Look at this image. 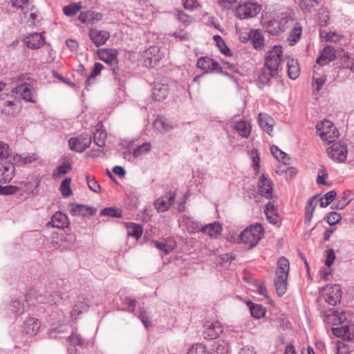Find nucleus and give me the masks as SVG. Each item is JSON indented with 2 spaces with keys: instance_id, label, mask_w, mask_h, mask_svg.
Masks as SVG:
<instances>
[{
  "instance_id": "nucleus-1",
  "label": "nucleus",
  "mask_w": 354,
  "mask_h": 354,
  "mask_svg": "<svg viewBox=\"0 0 354 354\" xmlns=\"http://www.w3.org/2000/svg\"><path fill=\"white\" fill-rule=\"evenodd\" d=\"M283 55L282 47L274 46L268 51L265 59V64L261 68L259 79L262 84L268 83L272 78L278 74V69Z\"/></svg>"
},
{
  "instance_id": "nucleus-2",
  "label": "nucleus",
  "mask_w": 354,
  "mask_h": 354,
  "mask_svg": "<svg viewBox=\"0 0 354 354\" xmlns=\"http://www.w3.org/2000/svg\"><path fill=\"white\" fill-rule=\"evenodd\" d=\"M290 270L289 261L285 257H281L277 263L275 272L274 285L277 294L282 296L287 290V279Z\"/></svg>"
},
{
  "instance_id": "nucleus-3",
  "label": "nucleus",
  "mask_w": 354,
  "mask_h": 354,
  "mask_svg": "<svg viewBox=\"0 0 354 354\" xmlns=\"http://www.w3.org/2000/svg\"><path fill=\"white\" fill-rule=\"evenodd\" d=\"M263 236L261 225H250L243 230L239 236V241L248 249L255 247Z\"/></svg>"
},
{
  "instance_id": "nucleus-4",
  "label": "nucleus",
  "mask_w": 354,
  "mask_h": 354,
  "mask_svg": "<svg viewBox=\"0 0 354 354\" xmlns=\"http://www.w3.org/2000/svg\"><path fill=\"white\" fill-rule=\"evenodd\" d=\"M261 10V6L257 2L249 1L239 5L235 9L234 15L240 19H245L257 16Z\"/></svg>"
},
{
  "instance_id": "nucleus-5",
  "label": "nucleus",
  "mask_w": 354,
  "mask_h": 354,
  "mask_svg": "<svg viewBox=\"0 0 354 354\" xmlns=\"http://www.w3.org/2000/svg\"><path fill=\"white\" fill-rule=\"evenodd\" d=\"M21 109L19 101L17 97L8 93L0 95V111L6 115H14Z\"/></svg>"
},
{
  "instance_id": "nucleus-6",
  "label": "nucleus",
  "mask_w": 354,
  "mask_h": 354,
  "mask_svg": "<svg viewBox=\"0 0 354 354\" xmlns=\"http://www.w3.org/2000/svg\"><path fill=\"white\" fill-rule=\"evenodd\" d=\"M316 129L320 138L328 142H333L338 133L336 127L328 120H324L316 125Z\"/></svg>"
},
{
  "instance_id": "nucleus-7",
  "label": "nucleus",
  "mask_w": 354,
  "mask_h": 354,
  "mask_svg": "<svg viewBox=\"0 0 354 354\" xmlns=\"http://www.w3.org/2000/svg\"><path fill=\"white\" fill-rule=\"evenodd\" d=\"M321 297L331 306L337 304L342 298V290L339 285L330 284L320 290Z\"/></svg>"
},
{
  "instance_id": "nucleus-8",
  "label": "nucleus",
  "mask_w": 354,
  "mask_h": 354,
  "mask_svg": "<svg viewBox=\"0 0 354 354\" xmlns=\"http://www.w3.org/2000/svg\"><path fill=\"white\" fill-rule=\"evenodd\" d=\"M327 153L333 160L343 162L347 158L348 149L345 144L335 142L327 149Z\"/></svg>"
},
{
  "instance_id": "nucleus-9",
  "label": "nucleus",
  "mask_w": 354,
  "mask_h": 354,
  "mask_svg": "<svg viewBox=\"0 0 354 354\" xmlns=\"http://www.w3.org/2000/svg\"><path fill=\"white\" fill-rule=\"evenodd\" d=\"M91 137L87 133H82L80 136L70 138L68 143L71 150L82 152L91 144Z\"/></svg>"
},
{
  "instance_id": "nucleus-10",
  "label": "nucleus",
  "mask_w": 354,
  "mask_h": 354,
  "mask_svg": "<svg viewBox=\"0 0 354 354\" xmlns=\"http://www.w3.org/2000/svg\"><path fill=\"white\" fill-rule=\"evenodd\" d=\"M144 62L146 66H155L164 57L163 52L158 46L149 47L144 54Z\"/></svg>"
},
{
  "instance_id": "nucleus-11",
  "label": "nucleus",
  "mask_w": 354,
  "mask_h": 354,
  "mask_svg": "<svg viewBox=\"0 0 354 354\" xmlns=\"http://www.w3.org/2000/svg\"><path fill=\"white\" fill-rule=\"evenodd\" d=\"M223 332V326L218 322H207L204 325L203 335L205 339H216Z\"/></svg>"
},
{
  "instance_id": "nucleus-12",
  "label": "nucleus",
  "mask_w": 354,
  "mask_h": 354,
  "mask_svg": "<svg viewBox=\"0 0 354 354\" xmlns=\"http://www.w3.org/2000/svg\"><path fill=\"white\" fill-rule=\"evenodd\" d=\"M176 198V194L172 192H167L154 202V205L159 212H166L174 203Z\"/></svg>"
},
{
  "instance_id": "nucleus-13",
  "label": "nucleus",
  "mask_w": 354,
  "mask_h": 354,
  "mask_svg": "<svg viewBox=\"0 0 354 354\" xmlns=\"http://www.w3.org/2000/svg\"><path fill=\"white\" fill-rule=\"evenodd\" d=\"M15 167L10 160L0 162V183H9L14 177Z\"/></svg>"
},
{
  "instance_id": "nucleus-14",
  "label": "nucleus",
  "mask_w": 354,
  "mask_h": 354,
  "mask_svg": "<svg viewBox=\"0 0 354 354\" xmlns=\"http://www.w3.org/2000/svg\"><path fill=\"white\" fill-rule=\"evenodd\" d=\"M89 37L93 44L98 47L106 44L110 37V33L106 30L91 28L89 31Z\"/></svg>"
},
{
  "instance_id": "nucleus-15",
  "label": "nucleus",
  "mask_w": 354,
  "mask_h": 354,
  "mask_svg": "<svg viewBox=\"0 0 354 354\" xmlns=\"http://www.w3.org/2000/svg\"><path fill=\"white\" fill-rule=\"evenodd\" d=\"M16 92L21 96V97L27 101L32 103L36 102V91L30 84H22L16 88Z\"/></svg>"
},
{
  "instance_id": "nucleus-16",
  "label": "nucleus",
  "mask_w": 354,
  "mask_h": 354,
  "mask_svg": "<svg viewBox=\"0 0 354 354\" xmlns=\"http://www.w3.org/2000/svg\"><path fill=\"white\" fill-rule=\"evenodd\" d=\"M267 14L262 15V21L268 32L272 35H277L283 31V25L281 24L278 15L270 21H267Z\"/></svg>"
},
{
  "instance_id": "nucleus-17",
  "label": "nucleus",
  "mask_w": 354,
  "mask_h": 354,
  "mask_svg": "<svg viewBox=\"0 0 354 354\" xmlns=\"http://www.w3.org/2000/svg\"><path fill=\"white\" fill-rule=\"evenodd\" d=\"M45 42V37L43 33H32L25 38V43L29 48L39 49Z\"/></svg>"
},
{
  "instance_id": "nucleus-18",
  "label": "nucleus",
  "mask_w": 354,
  "mask_h": 354,
  "mask_svg": "<svg viewBox=\"0 0 354 354\" xmlns=\"http://www.w3.org/2000/svg\"><path fill=\"white\" fill-rule=\"evenodd\" d=\"M272 183L270 179L262 176L260 178L259 183V192L260 194L267 198L273 197Z\"/></svg>"
},
{
  "instance_id": "nucleus-19",
  "label": "nucleus",
  "mask_w": 354,
  "mask_h": 354,
  "mask_svg": "<svg viewBox=\"0 0 354 354\" xmlns=\"http://www.w3.org/2000/svg\"><path fill=\"white\" fill-rule=\"evenodd\" d=\"M99 59L102 61L112 64L117 62L118 53L113 48H103L97 50Z\"/></svg>"
},
{
  "instance_id": "nucleus-20",
  "label": "nucleus",
  "mask_w": 354,
  "mask_h": 354,
  "mask_svg": "<svg viewBox=\"0 0 354 354\" xmlns=\"http://www.w3.org/2000/svg\"><path fill=\"white\" fill-rule=\"evenodd\" d=\"M169 93V85L167 84L157 83L152 90V97L156 101H162L167 98Z\"/></svg>"
},
{
  "instance_id": "nucleus-21",
  "label": "nucleus",
  "mask_w": 354,
  "mask_h": 354,
  "mask_svg": "<svg viewBox=\"0 0 354 354\" xmlns=\"http://www.w3.org/2000/svg\"><path fill=\"white\" fill-rule=\"evenodd\" d=\"M258 123L264 131L272 135L274 121L271 116L265 113H260L258 117Z\"/></svg>"
},
{
  "instance_id": "nucleus-22",
  "label": "nucleus",
  "mask_w": 354,
  "mask_h": 354,
  "mask_svg": "<svg viewBox=\"0 0 354 354\" xmlns=\"http://www.w3.org/2000/svg\"><path fill=\"white\" fill-rule=\"evenodd\" d=\"M333 333L344 340H352L354 339V325L334 328H333Z\"/></svg>"
},
{
  "instance_id": "nucleus-23",
  "label": "nucleus",
  "mask_w": 354,
  "mask_h": 354,
  "mask_svg": "<svg viewBox=\"0 0 354 354\" xmlns=\"http://www.w3.org/2000/svg\"><path fill=\"white\" fill-rule=\"evenodd\" d=\"M335 58V50L333 47L326 46L317 59V63L324 66L334 60Z\"/></svg>"
},
{
  "instance_id": "nucleus-24",
  "label": "nucleus",
  "mask_w": 354,
  "mask_h": 354,
  "mask_svg": "<svg viewBox=\"0 0 354 354\" xmlns=\"http://www.w3.org/2000/svg\"><path fill=\"white\" fill-rule=\"evenodd\" d=\"M49 225L57 228H66L69 225L68 216L61 212H57L52 216Z\"/></svg>"
},
{
  "instance_id": "nucleus-25",
  "label": "nucleus",
  "mask_w": 354,
  "mask_h": 354,
  "mask_svg": "<svg viewBox=\"0 0 354 354\" xmlns=\"http://www.w3.org/2000/svg\"><path fill=\"white\" fill-rule=\"evenodd\" d=\"M197 67L207 72L208 71H216L219 68V64L209 57H201L197 61Z\"/></svg>"
},
{
  "instance_id": "nucleus-26",
  "label": "nucleus",
  "mask_w": 354,
  "mask_h": 354,
  "mask_svg": "<svg viewBox=\"0 0 354 354\" xmlns=\"http://www.w3.org/2000/svg\"><path fill=\"white\" fill-rule=\"evenodd\" d=\"M222 231V225L218 222H214L201 227V232L207 234L212 239L218 238L221 234Z\"/></svg>"
},
{
  "instance_id": "nucleus-27",
  "label": "nucleus",
  "mask_w": 354,
  "mask_h": 354,
  "mask_svg": "<svg viewBox=\"0 0 354 354\" xmlns=\"http://www.w3.org/2000/svg\"><path fill=\"white\" fill-rule=\"evenodd\" d=\"M79 20L84 24H94L102 19V15L93 11L82 12L79 15Z\"/></svg>"
},
{
  "instance_id": "nucleus-28",
  "label": "nucleus",
  "mask_w": 354,
  "mask_h": 354,
  "mask_svg": "<svg viewBox=\"0 0 354 354\" xmlns=\"http://www.w3.org/2000/svg\"><path fill=\"white\" fill-rule=\"evenodd\" d=\"M40 328V323L38 319L30 317L26 320L24 325V330L30 335H36Z\"/></svg>"
},
{
  "instance_id": "nucleus-29",
  "label": "nucleus",
  "mask_w": 354,
  "mask_h": 354,
  "mask_svg": "<svg viewBox=\"0 0 354 354\" xmlns=\"http://www.w3.org/2000/svg\"><path fill=\"white\" fill-rule=\"evenodd\" d=\"M288 75L292 80H296L300 74V67L297 59L290 58L287 63Z\"/></svg>"
},
{
  "instance_id": "nucleus-30",
  "label": "nucleus",
  "mask_w": 354,
  "mask_h": 354,
  "mask_svg": "<svg viewBox=\"0 0 354 354\" xmlns=\"http://www.w3.org/2000/svg\"><path fill=\"white\" fill-rule=\"evenodd\" d=\"M95 212V209L84 205H76L71 209V213L74 216H90Z\"/></svg>"
},
{
  "instance_id": "nucleus-31",
  "label": "nucleus",
  "mask_w": 354,
  "mask_h": 354,
  "mask_svg": "<svg viewBox=\"0 0 354 354\" xmlns=\"http://www.w3.org/2000/svg\"><path fill=\"white\" fill-rule=\"evenodd\" d=\"M234 129L240 136L244 138H248L251 133V126L250 123L243 120L236 122L234 124Z\"/></svg>"
},
{
  "instance_id": "nucleus-32",
  "label": "nucleus",
  "mask_w": 354,
  "mask_h": 354,
  "mask_svg": "<svg viewBox=\"0 0 354 354\" xmlns=\"http://www.w3.org/2000/svg\"><path fill=\"white\" fill-rule=\"evenodd\" d=\"M265 214L266 215L268 221L273 225H276L278 223L279 216L274 205L269 202L266 205Z\"/></svg>"
},
{
  "instance_id": "nucleus-33",
  "label": "nucleus",
  "mask_w": 354,
  "mask_h": 354,
  "mask_svg": "<svg viewBox=\"0 0 354 354\" xmlns=\"http://www.w3.org/2000/svg\"><path fill=\"white\" fill-rule=\"evenodd\" d=\"M317 201L318 200L316 196L311 197L308 201L305 208V223H310L311 221Z\"/></svg>"
},
{
  "instance_id": "nucleus-34",
  "label": "nucleus",
  "mask_w": 354,
  "mask_h": 354,
  "mask_svg": "<svg viewBox=\"0 0 354 354\" xmlns=\"http://www.w3.org/2000/svg\"><path fill=\"white\" fill-rule=\"evenodd\" d=\"M72 169L71 165L68 162H65L57 167L53 173V178L55 180L61 179Z\"/></svg>"
},
{
  "instance_id": "nucleus-35",
  "label": "nucleus",
  "mask_w": 354,
  "mask_h": 354,
  "mask_svg": "<svg viewBox=\"0 0 354 354\" xmlns=\"http://www.w3.org/2000/svg\"><path fill=\"white\" fill-rule=\"evenodd\" d=\"M253 46L256 50H261L264 46V39L262 34L259 30H252L250 35Z\"/></svg>"
},
{
  "instance_id": "nucleus-36",
  "label": "nucleus",
  "mask_w": 354,
  "mask_h": 354,
  "mask_svg": "<svg viewBox=\"0 0 354 354\" xmlns=\"http://www.w3.org/2000/svg\"><path fill=\"white\" fill-rule=\"evenodd\" d=\"M327 322L333 325H337L343 323L346 319V315L344 312L335 311L331 315L327 316Z\"/></svg>"
},
{
  "instance_id": "nucleus-37",
  "label": "nucleus",
  "mask_w": 354,
  "mask_h": 354,
  "mask_svg": "<svg viewBox=\"0 0 354 354\" xmlns=\"http://www.w3.org/2000/svg\"><path fill=\"white\" fill-rule=\"evenodd\" d=\"M248 306L250 308L251 315L257 319L263 317L266 314V310L262 306L259 304H254L251 301L248 303Z\"/></svg>"
},
{
  "instance_id": "nucleus-38",
  "label": "nucleus",
  "mask_w": 354,
  "mask_h": 354,
  "mask_svg": "<svg viewBox=\"0 0 354 354\" xmlns=\"http://www.w3.org/2000/svg\"><path fill=\"white\" fill-rule=\"evenodd\" d=\"M82 8V2L71 3L64 7L63 12L67 17L75 15Z\"/></svg>"
},
{
  "instance_id": "nucleus-39",
  "label": "nucleus",
  "mask_w": 354,
  "mask_h": 354,
  "mask_svg": "<svg viewBox=\"0 0 354 354\" xmlns=\"http://www.w3.org/2000/svg\"><path fill=\"white\" fill-rule=\"evenodd\" d=\"M270 150L273 156L278 161L281 162L283 164L289 163L290 158L288 156L285 152L279 149L277 146H272L270 147Z\"/></svg>"
},
{
  "instance_id": "nucleus-40",
  "label": "nucleus",
  "mask_w": 354,
  "mask_h": 354,
  "mask_svg": "<svg viewBox=\"0 0 354 354\" xmlns=\"http://www.w3.org/2000/svg\"><path fill=\"white\" fill-rule=\"evenodd\" d=\"M127 227L128 236L134 237L136 239L141 237L142 234V229L140 225L136 223H129Z\"/></svg>"
},
{
  "instance_id": "nucleus-41",
  "label": "nucleus",
  "mask_w": 354,
  "mask_h": 354,
  "mask_svg": "<svg viewBox=\"0 0 354 354\" xmlns=\"http://www.w3.org/2000/svg\"><path fill=\"white\" fill-rule=\"evenodd\" d=\"M106 132L102 129H97L93 134V141L99 147L105 145Z\"/></svg>"
},
{
  "instance_id": "nucleus-42",
  "label": "nucleus",
  "mask_w": 354,
  "mask_h": 354,
  "mask_svg": "<svg viewBox=\"0 0 354 354\" xmlns=\"http://www.w3.org/2000/svg\"><path fill=\"white\" fill-rule=\"evenodd\" d=\"M153 244L157 248L163 250L165 254H169L177 247L176 243L174 241H168L167 243L154 241Z\"/></svg>"
},
{
  "instance_id": "nucleus-43",
  "label": "nucleus",
  "mask_w": 354,
  "mask_h": 354,
  "mask_svg": "<svg viewBox=\"0 0 354 354\" xmlns=\"http://www.w3.org/2000/svg\"><path fill=\"white\" fill-rule=\"evenodd\" d=\"M302 32L301 27L298 26L295 27L290 32L288 40L290 45H295L300 39Z\"/></svg>"
},
{
  "instance_id": "nucleus-44",
  "label": "nucleus",
  "mask_w": 354,
  "mask_h": 354,
  "mask_svg": "<svg viewBox=\"0 0 354 354\" xmlns=\"http://www.w3.org/2000/svg\"><path fill=\"white\" fill-rule=\"evenodd\" d=\"M9 160H12L10 147L6 143L0 142V162Z\"/></svg>"
},
{
  "instance_id": "nucleus-45",
  "label": "nucleus",
  "mask_w": 354,
  "mask_h": 354,
  "mask_svg": "<svg viewBox=\"0 0 354 354\" xmlns=\"http://www.w3.org/2000/svg\"><path fill=\"white\" fill-rule=\"evenodd\" d=\"M71 178H66L61 183L59 190L64 197H68L72 194L71 189Z\"/></svg>"
},
{
  "instance_id": "nucleus-46",
  "label": "nucleus",
  "mask_w": 354,
  "mask_h": 354,
  "mask_svg": "<svg viewBox=\"0 0 354 354\" xmlns=\"http://www.w3.org/2000/svg\"><path fill=\"white\" fill-rule=\"evenodd\" d=\"M313 79V87L317 91H319V89L324 85L326 80V77L325 75H319L317 73H314Z\"/></svg>"
},
{
  "instance_id": "nucleus-47",
  "label": "nucleus",
  "mask_w": 354,
  "mask_h": 354,
  "mask_svg": "<svg viewBox=\"0 0 354 354\" xmlns=\"http://www.w3.org/2000/svg\"><path fill=\"white\" fill-rule=\"evenodd\" d=\"M187 354H209V353L205 345L198 343L192 346Z\"/></svg>"
},
{
  "instance_id": "nucleus-48",
  "label": "nucleus",
  "mask_w": 354,
  "mask_h": 354,
  "mask_svg": "<svg viewBox=\"0 0 354 354\" xmlns=\"http://www.w3.org/2000/svg\"><path fill=\"white\" fill-rule=\"evenodd\" d=\"M150 150H151L150 142H145L133 150V155L135 158H137V157H139V156L146 154Z\"/></svg>"
},
{
  "instance_id": "nucleus-49",
  "label": "nucleus",
  "mask_w": 354,
  "mask_h": 354,
  "mask_svg": "<svg viewBox=\"0 0 354 354\" xmlns=\"http://www.w3.org/2000/svg\"><path fill=\"white\" fill-rule=\"evenodd\" d=\"M100 214L105 216H111L115 218H120L122 216V211L119 209L114 207H107L103 209Z\"/></svg>"
},
{
  "instance_id": "nucleus-50",
  "label": "nucleus",
  "mask_w": 354,
  "mask_h": 354,
  "mask_svg": "<svg viewBox=\"0 0 354 354\" xmlns=\"http://www.w3.org/2000/svg\"><path fill=\"white\" fill-rule=\"evenodd\" d=\"M337 194L335 191L327 192L323 198H320V206L325 207L328 206L335 199Z\"/></svg>"
},
{
  "instance_id": "nucleus-51",
  "label": "nucleus",
  "mask_w": 354,
  "mask_h": 354,
  "mask_svg": "<svg viewBox=\"0 0 354 354\" xmlns=\"http://www.w3.org/2000/svg\"><path fill=\"white\" fill-rule=\"evenodd\" d=\"M175 15L176 19L185 25H188L192 21V17L181 10H176Z\"/></svg>"
},
{
  "instance_id": "nucleus-52",
  "label": "nucleus",
  "mask_w": 354,
  "mask_h": 354,
  "mask_svg": "<svg viewBox=\"0 0 354 354\" xmlns=\"http://www.w3.org/2000/svg\"><path fill=\"white\" fill-rule=\"evenodd\" d=\"M214 40L216 43L218 47L220 48L221 52L225 55H229L230 50V49L226 46L223 39L222 37L219 35H215L214 36Z\"/></svg>"
},
{
  "instance_id": "nucleus-53",
  "label": "nucleus",
  "mask_w": 354,
  "mask_h": 354,
  "mask_svg": "<svg viewBox=\"0 0 354 354\" xmlns=\"http://www.w3.org/2000/svg\"><path fill=\"white\" fill-rule=\"evenodd\" d=\"M86 179L87 182V185L91 190L95 193H100V186L98 183L96 181L95 178L89 175L86 176Z\"/></svg>"
},
{
  "instance_id": "nucleus-54",
  "label": "nucleus",
  "mask_w": 354,
  "mask_h": 354,
  "mask_svg": "<svg viewBox=\"0 0 354 354\" xmlns=\"http://www.w3.org/2000/svg\"><path fill=\"white\" fill-rule=\"evenodd\" d=\"M279 19H280L281 24L283 25V31H285L286 28H288L289 23L292 21V17L287 13H281L278 15Z\"/></svg>"
},
{
  "instance_id": "nucleus-55",
  "label": "nucleus",
  "mask_w": 354,
  "mask_h": 354,
  "mask_svg": "<svg viewBox=\"0 0 354 354\" xmlns=\"http://www.w3.org/2000/svg\"><path fill=\"white\" fill-rule=\"evenodd\" d=\"M86 308V305L82 302L78 303L75 305L73 310L71 311V317L76 318Z\"/></svg>"
},
{
  "instance_id": "nucleus-56",
  "label": "nucleus",
  "mask_w": 354,
  "mask_h": 354,
  "mask_svg": "<svg viewBox=\"0 0 354 354\" xmlns=\"http://www.w3.org/2000/svg\"><path fill=\"white\" fill-rule=\"evenodd\" d=\"M236 1L237 0H217V3L221 9L229 10Z\"/></svg>"
},
{
  "instance_id": "nucleus-57",
  "label": "nucleus",
  "mask_w": 354,
  "mask_h": 354,
  "mask_svg": "<svg viewBox=\"0 0 354 354\" xmlns=\"http://www.w3.org/2000/svg\"><path fill=\"white\" fill-rule=\"evenodd\" d=\"M318 0H301L300 5L303 10H310L312 7L317 6Z\"/></svg>"
},
{
  "instance_id": "nucleus-58",
  "label": "nucleus",
  "mask_w": 354,
  "mask_h": 354,
  "mask_svg": "<svg viewBox=\"0 0 354 354\" xmlns=\"http://www.w3.org/2000/svg\"><path fill=\"white\" fill-rule=\"evenodd\" d=\"M183 7L188 10H193L199 6L197 0H182Z\"/></svg>"
},
{
  "instance_id": "nucleus-59",
  "label": "nucleus",
  "mask_w": 354,
  "mask_h": 354,
  "mask_svg": "<svg viewBox=\"0 0 354 354\" xmlns=\"http://www.w3.org/2000/svg\"><path fill=\"white\" fill-rule=\"evenodd\" d=\"M104 66L102 64L100 63H95V65H94V67L88 78V80H86V83L88 84V82H89L90 79L91 78H93L95 77H96L97 75H98L102 70L103 69Z\"/></svg>"
},
{
  "instance_id": "nucleus-60",
  "label": "nucleus",
  "mask_w": 354,
  "mask_h": 354,
  "mask_svg": "<svg viewBox=\"0 0 354 354\" xmlns=\"http://www.w3.org/2000/svg\"><path fill=\"white\" fill-rule=\"evenodd\" d=\"M153 124L158 129L161 128L164 131H169L170 129H172V127L169 124L166 122V121L159 118L156 119L154 121Z\"/></svg>"
},
{
  "instance_id": "nucleus-61",
  "label": "nucleus",
  "mask_w": 354,
  "mask_h": 354,
  "mask_svg": "<svg viewBox=\"0 0 354 354\" xmlns=\"http://www.w3.org/2000/svg\"><path fill=\"white\" fill-rule=\"evenodd\" d=\"M341 219V216L337 212H330L327 217V223L330 225H334Z\"/></svg>"
},
{
  "instance_id": "nucleus-62",
  "label": "nucleus",
  "mask_w": 354,
  "mask_h": 354,
  "mask_svg": "<svg viewBox=\"0 0 354 354\" xmlns=\"http://www.w3.org/2000/svg\"><path fill=\"white\" fill-rule=\"evenodd\" d=\"M187 230L189 233L201 232V227L199 226L198 223L192 221H189L187 223Z\"/></svg>"
},
{
  "instance_id": "nucleus-63",
  "label": "nucleus",
  "mask_w": 354,
  "mask_h": 354,
  "mask_svg": "<svg viewBox=\"0 0 354 354\" xmlns=\"http://www.w3.org/2000/svg\"><path fill=\"white\" fill-rule=\"evenodd\" d=\"M335 259V254L333 249H328L326 250V259L325 264L326 266L330 267Z\"/></svg>"
},
{
  "instance_id": "nucleus-64",
  "label": "nucleus",
  "mask_w": 354,
  "mask_h": 354,
  "mask_svg": "<svg viewBox=\"0 0 354 354\" xmlns=\"http://www.w3.org/2000/svg\"><path fill=\"white\" fill-rule=\"evenodd\" d=\"M325 39L328 41H331L333 42H338L342 38V36L339 34H337L335 32H329L326 34L324 36Z\"/></svg>"
}]
</instances>
